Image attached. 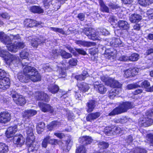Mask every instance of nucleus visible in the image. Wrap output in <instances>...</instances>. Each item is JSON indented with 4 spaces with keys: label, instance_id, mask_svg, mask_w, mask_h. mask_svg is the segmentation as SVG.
<instances>
[{
    "label": "nucleus",
    "instance_id": "obj_59",
    "mask_svg": "<svg viewBox=\"0 0 153 153\" xmlns=\"http://www.w3.org/2000/svg\"><path fill=\"white\" fill-rule=\"evenodd\" d=\"M77 17L80 20L83 21L84 19L85 15L83 13H80L78 14Z\"/></svg>",
    "mask_w": 153,
    "mask_h": 153
},
{
    "label": "nucleus",
    "instance_id": "obj_22",
    "mask_svg": "<svg viewBox=\"0 0 153 153\" xmlns=\"http://www.w3.org/2000/svg\"><path fill=\"white\" fill-rule=\"evenodd\" d=\"M92 140L91 137L85 136L80 137L79 141L80 143L83 145H86L90 144L92 141Z\"/></svg>",
    "mask_w": 153,
    "mask_h": 153
},
{
    "label": "nucleus",
    "instance_id": "obj_53",
    "mask_svg": "<svg viewBox=\"0 0 153 153\" xmlns=\"http://www.w3.org/2000/svg\"><path fill=\"white\" fill-rule=\"evenodd\" d=\"M76 51L79 54L85 55L86 54V52L82 49L76 48Z\"/></svg>",
    "mask_w": 153,
    "mask_h": 153
},
{
    "label": "nucleus",
    "instance_id": "obj_16",
    "mask_svg": "<svg viewBox=\"0 0 153 153\" xmlns=\"http://www.w3.org/2000/svg\"><path fill=\"white\" fill-rule=\"evenodd\" d=\"M140 121L142 126L145 127L150 126L153 123V120L148 117L140 118Z\"/></svg>",
    "mask_w": 153,
    "mask_h": 153
},
{
    "label": "nucleus",
    "instance_id": "obj_42",
    "mask_svg": "<svg viewBox=\"0 0 153 153\" xmlns=\"http://www.w3.org/2000/svg\"><path fill=\"white\" fill-rule=\"evenodd\" d=\"M150 86V84L148 81L145 80L142 82L141 87L146 89V91H147V89Z\"/></svg>",
    "mask_w": 153,
    "mask_h": 153
},
{
    "label": "nucleus",
    "instance_id": "obj_35",
    "mask_svg": "<svg viewBox=\"0 0 153 153\" xmlns=\"http://www.w3.org/2000/svg\"><path fill=\"white\" fill-rule=\"evenodd\" d=\"M60 124V123L58 122L53 121L48 125L47 127L49 130H51L55 128L58 127Z\"/></svg>",
    "mask_w": 153,
    "mask_h": 153
},
{
    "label": "nucleus",
    "instance_id": "obj_13",
    "mask_svg": "<svg viewBox=\"0 0 153 153\" xmlns=\"http://www.w3.org/2000/svg\"><path fill=\"white\" fill-rule=\"evenodd\" d=\"M38 105L42 111L44 112H49L52 113L53 112L52 108L48 104L39 102Z\"/></svg>",
    "mask_w": 153,
    "mask_h": 153
},
{
    "label": "nucleus",
    "instance_id": "obj_31",
    "mask_svg": "<svg viewBox=\"0 0 153 153\" xmlns=\"http://www.w3.org/2000/svg\"><path fill=\"white\" fill-rule=\"evenodd\" d=\"M48 89L50 92L54 94L58 92L59 90V87L56 85H51L48 87Z\"/></svg>",
    "mask_w": 153,
    "mask_h": 153
},
{
    "label": "nucleus",
    "instance_id": "obj_30",
    "mask_svg": "<svg viewBox=\"0 0 153 153\" xmlns=\"http://www.w3.org/2000/svg\"><path fill=\"white\" fill-rule=\"evenodd\" d=\"M30 10V11L34 13L39 14L43 13L44 10L40 7L33 6L31 7Z\"/></svg>",
    "mask_w": 153,
    "mask_h": 153
},
{
    "label": "nucleus",
    "instance_id": "obj_4",
    "mask_svg": "<svg viewBox=\"0 0 153 153\" xmlns=\"http://www.w3.org/2000/svg\"><path fill=\"white\" fill-rule=\"evenodd\" d=\"M133 107V104L131 102H125L120 104L118 107L115 108L108 114V115L113 116L126 112L127 110Z\"/></svg>",
    "mask_w": 153,
    "mask_h": 153
},
{
    "label": "nucleus",
    "instance_id": "obj_38",
    "mask_svg": "<svg viewBox=\"0 0 153 153\" xmlns=\"http://www.w3.org/2000/svg\"><path fill=\"white\" fill-rule=\"evenodd\" d=\"M112 44L115 47H121L123 46L122 42L120 39L115 38L113 39Z\"/></svg>",
    "mask_w": 153,
    "mask_h": 153
},
{
    "label": "nucleus",
    "instance_id": "obj_51",
    "mask_svg": "<svg viewBox=\"0 0 153 153\" xmlns=\"http://www.w3.org/2000/svg\"><path fill=\"white\" fill-rule=\"evenodd\" d=\"M140 87L137 83H135L129 84L127 86V88L128 89L130 90Z\"/></svg>",
    "mask_w": 153,
    "mask_h": 153
},
{
    "label": "nucleus",
    "instance_id": "obj_36",
    "mask_svg": "<svg viewBox=\"0 0 153 153\" xmlns=\"http://www.w3.org/2000/svg\"><path fill=\"white\" fill-rule=\"evenodd\" d=\"M139 4L143 6H147L153 3V0H138Z\"/></svg>",
    "mask_w": 153,
    "mask_h": 153
},
{
    "label": "nucleus",
    "instance_id": "obj_5",
    "mask_svg": "<svg viewBox=\"0 0 153 153\" xmlns=\"http://www.w3.org/2000/svg\"><path fill=\"white\" fill-rule=\"evenodd\" d=\"M25 45L23 42H19L14 43H10L8 45L7 48L9 51L16 53L18 50L24 48Z\"/></svg>",
    "mask_w": 153,
    "mask_h": 153
},
{
    "label": "nucleus",
    "instance_id": "obj_39",
    "mask_svg": "<svg viewBox=\"0 0 153 153\" xmlns=\"http://www.w3.org/2000/svg\"><path fill=\"white\" fill-rule=\"evenodd\" d=\"M139 55L136 53H134L128 57L129 60L132 61H136L139 59Z\"/></svg>",
    "mask_w": 153,
    "mask_h": 153
},
{
    "label": "nucleus",
    "instance_id": "obj_52",
    "mask_svg": "<svg viewBox=\"0 0 153 153\" xmlns=\"http://www.w3.org/2000/svg\"><path fill=\"white\" fill-rule=\"evenodd\" d=\"M10 43H12V39H20V36L19 34H17L16 35H10Z\"/></svg>",
    "mask_w": 153,
    "mask_h": 153
},
{
    "label": "nucleus",
    "instance_id": "obj_60",
    "mask_svg": "<svg viewBox=\"0 0 153 153\" xmlns=\"http://www.w3.org/2000/svg\"><path fill=\"white\" fill-rule=\"evenodd\" d=\"M115 133L116 134H122L125 133V132L123 131V130H121L119 127L117 128H115Z\"/></svg>",
    "mask_w": 153,
    "mask_h": 153
},
{
    "label": "nucleus",
    "instance_id": "obj_40",
    "mask_svg": "<svg viewBox=\"0 0 153 153\" xmlns=\"http://www.w3.org/2000/svg\"><path fill=\"white\" fill-rule=\"evenodd\" d=\"M86 151L85 147L82 145L77 147L76 151V153H86Z\"/></svg>",
    "mask_w": 153,
    "mask_h": 153
},
{
    "label": "nucleus",
    "instance_id": "obj_45",
    "mask_svg": "<svg viewBox=\"0 0 153 153\" xmlns=\"http://www.w3.org/2000/svg\"><path fill=\"white\" fill-rule=\"evenodd\" d=\"M77 60L76 59L71 58L69 61V63L71 66H75L77 65Z\"/></svg>",
    "mask_w": 153,
    "mask_h": 153
},
{
    "label": "nucleus",
    "instance_id": "obj_28",
    "mask_svg": "<svg viewBox=\"0 0 153 153\" xmlns=\"http://www.w3.org/2000/svg\"><path fill=\"white\" fill-rule=\"evenodd\" d=\"M58 68H60L59 72L60 76L62 78L65 77L66 76V72L65 69H64L65 65L63 63H61L57 66Z\"/></svg>",
    "mask_w": 153,
    "mask_h": 153
},
{
    "label": "nucleus",
    "instance_id": "obj_9",
    "mask_svg": "<svg viewBox=\"0 0 153 153\" xmlns=\"http://www.w3.org/2000/svg\"><path fill=\"white\" fill-rule=\"evenodd\" d=\"M138 71V68H130L124 71V76L126 78L134 76L137 74Z\"/></svg>",
    "mask_w": 153,
    "mask_h": 153
},
{
    "label": "nucleus",
    "instance_id": "obj_47",
    "mask_svg": "<svg viewBox=\"0 0 153 153\" xmlns=\"http://www.w3.org/2000/svg\"><path fill=\"white\" fill-rule=\"evenodd\" d=\"M134 153H146V151L144 149L137 148L134 150Z\"/></svg>",
    "mask_w": 153,
    "mask_h": 153
},
{
    "label": "nucleus",
    "instance_id": "obj_18",
    "mask_svg": "<svg viewBox=\"0 0 153 153\" xmlns=\"http://www.w3.org/2000/svg\"><path fill=\"white\" fill-rule=\"evenodd\" d=\"M94 88L101 94L105 93L107 91L106 88L102 84H100L99 82H94Z\"/></svg>",
    "mask_w": 153,
    "mask_h": 153
},
{
    "label": "nucleus",
    "instance_id": "obj_43",
    "mask_svg": "<svg viewBox=\"0 0 153 153\" xmlns=\"http://www.w3.org/2000/svg\"><path fill=\"white\" fill-rule=\"evenodd\" d=\"M28 52L26 51H23L20 54V57L22 59H26L28 58Z\"/></svg>",
    "mask_w": 153,
    "mask_h": 153
},
{
    "label": "nucleus",
    "instance_id": "obj_64",
    "mask_svg": "<svg viewBox=\"0 0 153 153\" xmlns=\"http://www.w3.org/2000/svg\"><path fill=\"white\" fill-rule=\"evenodd\" d=\"M147 14L150 16L151 18L153 19V9H150L147 11Z\"/></svg>",
    "mask_w": 153,
    "mask_h": 153
},
{
    "label": "nucleus",
    "instance_id": "obj_58",
    "mask_svg": "<svg viewBox=\"0 0 153 153\" xmlns=\"http://www.w3.org/2000/svg\"><path fill=\"white\" fill-rule=\"evenodd\" d=\"M54 134L60 139H62L65 137L64 134L62 133H55Z\"/></svg>",
    "mask_w": 153,
    "mask_h": 153
},
{
    "label": "nucleus",
    "instance_id": "obj_29",
    "mask_svg": "<svg viewBox=\"0 0 153 153\" xmlns=\"http://www.w3.org/2000/svg\"><path fill=\"white\" fill-rule=\"evenodd\" d=\"M40 39H37V40L36 39H34V40H32L31 41V45L34 47H37L38 45L40 44L41 43H42L43 42H45L46 40H44V38L42 37H40Z\"/></svg>",
    "mask_w": 153,
    "mask_h": 153
},
{
    "label": "nucleus",
    "instance_id": "obj_49",
    "mask_svg": "<svg viewBox=\"0 0 153 153\" xmlns=\"http://www.w3.org/2000/svg\"><path fill=\"white\" fill-rule=\"evenodd\" d=\"M0 16L3 19L6 20L9 19L10 17L9 14L6 12L0 13Z\"/></svg>",
    "mask_w": 153,
    "mask_h": 153
},
{
    "label": "nucleus",
    "instance_id": "obj_23",
    "mask_svg": "<svg viewBox=\"0 0 153 153\" xmlns=\"http://www.w3.org/2000/svg\"><path fill=\"white\" fill-rule=\"evenodd\" d=\"M100 115V112L92 113L88 114L86 117V119L88 121H91L98 118Z\"/></svg>",
    "mask_w": 153,
    "mask_h": 153
},
{
    "label": "nucleus",
    "instance_id": "obj_15",
    "mask_svg": "<svg viewBox=\"0 0 153 153\" xmlns=\"http://www.w3.org/2000/svg\"><path fill=\"white\" fill-rule=\"evenodd\" d=\"M10 37L2 31L0 32V41L4 44L6 45L7 47L8 45L10 43Z\"/></svg>",
    "mask_w": 153,
    "mask_h": 153
},
{
    "label": "nucleus",
    "instance_id": "obj_34",
    "mask_svg": "<svg viewBox=\"0 0 153 153\" xmlns=\"http://www.w3.org/2000/svg\"><path fill=\"white\" fill-rule=\"evenodd\" d=\"M8 150V147L7 145L3 143H0V153H7Z\"/></svg>",
    "mask_w": 153,
    "mask_h": 153
},
{
    "label": "nucleus",
    "instance_id": "obj_1",
    "mask_svg": "<svg viewBox=\"0 0 153 153\" xmlns=\"http://www.w3.org/2000/svg\"><path fill=\"white\" fill-rule=\"evenodd\" d=\"M0 56L3 58L6 64L11 65L14 64L15 66H17L18 63L22 64L23 68V73H19L18 74V78L20 82L27 83L30 80L33 82L40 81L41 79V76L36 69L33 67L28 65L27 62L24 64L21 62L19 58L16 57L9 53L8 51L1 49L0 48Z\"/></svg>",
    "mask_w": 153,
    "mask_h": 153
},
{
    "label": "nucleus",
    "instance_id": "obj_48",
    "mask_svg": "<svg viewBox=\"0 0 153 153\" xmlns=\"http://www.w3.org/2000/svg\"><path fill=\"white\" fill-rule=\"evenodd\" d=\"M50 29L55 32L59 33L62 34H64L65 33L64 31L62 28L51 27Z\"/></svg>",
    "mask_w": 153,
    "mask_h": 153
},
{
    "label": "nucleus",
    "instance_id": "obj_37",
    "mask_svg": "<svg viewBox=\"0 0 153 153\" xmlns=\"http://www.w3.org/2000/svg\"><path fill=\"white\" fill-rule=\"evenodd\" d=\"M45 125L43 122H40L39 123L36 127L37 131L38 134H40L43 131L45 128Z\"/></svg>",
    "mask_w": 153,
    "mask_h": 153
},
{
    "label": "nucleus",
    "instance_id": "obj_2",
    "mask_svg": "<svg viewBox=\"0 0 153 153\" xmlns=\"http://www.w3.org/2000/svg\"><path fill=\"white\" fill-rule=\"evenodd\" d=\"M100 78L106 85L114 88L110 91L108 94L110 99H113L121 92L122 84L114 78L109 77L107 75H102Z\"/></svg>",
    "mask_w": 153,
    "mask_h": 153
},
{
    "label": "nucleus",
    "instance_id": "obj_24",
    "mask_svg": "<svg viewBox=\"0 0 153 153\" xmlns=\"http://www.w3.org/2000/svg\"><path fill=\"white\" fill-rule=\"evenodd\" d=\"M72 144V139L71 137H70L66 141L65 146L63 148V151L66 152H68L70 149Z\"/></svg>",
    "mask_w": 153,
    "mask_h": 153
},
{
    "label": "nucleus",
    "instance_id": "obj_6",
    "mask_svg": "<svg viewBox=\"0 0 153 153\" xmlns=\"http://www.w3.org/2000/svg\"><path fill=\"white\" fill-rule=\"evenodd\" d=\"M12 97L14 102L18 105L22 106L26 103V100L25 97L22 95L16 94H13Z\"/></svg>",
    "mask_w": 153,
    "mask_h": 153
},
{
    "label": "nucleus",
    "instance_id": "obj_10",
    "mask_svg": "<svg viewBox=\"0 0 153 153\" xmlns=\"http://www.w3.org/2000/svg\"><path fill=\"white\" fill-rule=\"evenodd\" d=\"M13 141L15 144L21 146L24 144L25 139L22 134H16L13 137Z\"/></svg>",
    "mask_w": 153,
    "mask_h": 153
},
{
    "label": "nucleus",
    "instance_id": "obj_25",
    "mask_svg": "<svg viewBox=\"0 0 153 153\" xmlns=\"http://www.w3.org/2000/svg\"><path fill=\"white\" fill-rule=\"evenodd\" d=\"M118 26L121 29L127 30L129 28V25L125 21L120 20L118 22Z\"/></svg>",
    "mask_w": 153,
    "mask_h": 153
},
{
    "label": "nucleus",
    "instance_id": "obj_11",
    "mask_svg": "<svg viewBox=\"0 0 153 153\" xmlns=\"http://www.w3.org/2000/svg\"><path fill=\"white\" fill-rule=\"evenodd\" d=\"M10 85V82L9 78L3 77L0 79V88L5 89L8 88Z\"/></svg>",
    "mask_w": 153,
    "mask_h": 153
},
{
    "label": "nucleus",
    "instance_id": "obj_19",
    "mask_svg": "<svg viewBox=\"0 0 153 153\" xmlns=\"http://www.w3.org/2000/svg\"><path fill=\"white\" fill-rule=\"evenodd\" d=\"M17 128L16 126L13 127H9L7 129L5 133L6 137L8 138L12 137L17 131Z\"/></svg>",
    "mask_w": 153,
    "mask_h": 153
},
{
    "label": "nucleus",
    "instance_id": "obj_3",
    "mask_svg": "<svg viewBox=\"0 0 153 153\" xmlns=\"http://www.w3.org/2000/svg\"><path fill=\"white\" fill-rule=\"evenodd\" d=\"M27 138L26 144L28 147V152L29 153H35L39 148L37 142L34 141V136L32 127L26 128Z\"/></svg>",
    "mask_w": 153,
    "mask_h": 153
},
{
    "label": "nucleus",
    "instance_id": "obj_50",
    "mask_svg": "<svg viewBox=\"0 0 153 153\" xmlns=\"http://www.w3.org/2000/svg\"><path fill=\"white\" fill-rule=\"evenodd\" d=\"M106 52L108 54V57L110 59H114L116 57V54L115 51L114 52L111 51V53L107 51Z\"/></svg>",
    "mask_w": 153,
    "mask_h": 153
},
{
    "label": "nucleus",
    "instance_id": "obj_33",
    "mask_svg": "<svg viewBox=\"0 0 153 153\" xmlns=\"http://www.w3.org/2000/svg\"><path fill=\"white\" fill-rule=\"evenodd\" d=\"M95 103L94 100H91L87 104L88 108L87 111L88 112H90L92 111L95 106Z\"/></svg>",
    "mask_w": 153,
    "mask_h": 153
},
{
    "label": "nucleus",
    "instance_id": "obj_44",
    "mask_svg": "<svg viewBox=\"0 0 153 153\" xmlns=\"http://www.w3.org/2000/svg\"><path fill=\"white\" fill-rule=\"evenodd\" d=\"M53 0H43V3L44 7L46 9L48 8L51 4Z\"/></svg>",
    "mask_w": 153,
    "mask_h": 153
},
{
    "label": "nucleus",
    "instance_id": "obj_7",
    "mask_svg": "<svg viewBox=\"0 0 153 153\" xmlns=\"http://www.w3.org/2000/svg\"><path fill=\"white\" fill-rule=\"evenodd\" d=\"M94 31V30H92L91 28H85L84 30V32L89 39L94 40H100V37L97 36Z\"/></svg>",
    "mask_w": 153,
    "mask_h": 153
},
{
    "label": "nucleus",
    "instance_id": "obj_8",
    "mask_svg": "<svg viewBox=\"0 0 153 153\" xmlns=\"http://www.w3.org/2000/svg\"><path fill=\"white\" fill-rule=\"evenodd\" d=\"M60 53V55L64 58L68 59L72 57L71 55L68 53L66 52L65 51L62 50H61L60 51H58L56 49L53 50L52 51V55L53 58H56Z\"/></svg>",
    "mask_w": 153,
    "mask_h": 153
},
{
    "label": "nucleus",
    "instance_id": "obj_26",
    "mask_svg": "<svg viewBox=\"0 0 153 153\" xmlns=\"http://www.w3.org/2000/svg\"><path fill=\"white\" fill-rule=\"evenodd\" d=\"M142 19V16L137 14H132L130 16V20L132 23L138 22L141 20Z\"/></svg>",
    "mask_w": 153,
    "mask_h": 153
},
{
    "label": "nucleus",
    "instance_id": "obj_62",
    "mask_svg": "<svg viewBox=\"0 0 153 153\" xmlns=\"http://www.w3.org/2000/svg\"><path fill=\"white\" fill-rule=\"evenodd\" d=\"M6 75V73L5 71L1 69H0V79L3 77L5 76Z\"/></svg>",
    "mask_w": 153,
    "mask_h": 153
},
{
    "label": "nucleus",
    "instance_id": "obj_17",
    "mask_svg": "<svg viewBox=\"0 0 153 153\" xmlns=\"http://www.w3.org/2000/svg\"><path fill=\"white\" fill-rule=\"evenodd\" d=\"M75 42L80 46L89 47L95 46L96 45L95 42H88L84 40H77L75 41Z\"/></svg>",
    "mask_w": 153,
    "mask_h": 153
},
{
    "label": "nucleus",
    "instance_id": "obj_41",
    "mask_svg": "<svg viewBox=\"0 0 153 153\" xmlns=\"http://www.w3.org/2000/svg\"><path fill=\"white\" fill-rule=\"evenodd\" d=\"M98 145L100 149H104L108 148L109 145L107 143L102 141L98 143Z\"/></svg>",
    "mask_w": 153,
    "mask_h": 153
},
{
    "label": "nucleus",
    "instance_id": "obj_14",
    "mask_svg": "<svg viewBox=\"0 0 153 153\" xmlns=\"http://www.w3.org/2000/svg\"><path fill=\"white\" fill-rule=\"evenodd\" d=\"M35 96L37 100H42L46 102H48L49 100L48 95L44 92H36L35 93Z\"/></svg>",
    "mask_w": 153,
    "mask_h": 153
},
{
    "label": "nucleus",
    "instance_id": "obj_55",
    "mask_svg": "<svg viewBox=\"0 0 153 153\" xmlns=\"http://www.w3.org/2000/svg\"><path fill=\"white\" fill-rule=\"evenodd\" d=\"M75 78L77 80L78 83H79L78 82L79 81L83 80L85 79V77H83L82 75H76L75 76Z\"/></svg>",
    "mask_w": 153,
    "mask_h": 153
},
{
    "label": "nucleus",
    "instance_id": "obj_46",
    "mask_svg": "<svg viewBox=\"0 0 153 153\" xmlns=\"http://www.w3.org/2000/svg\"><path fill=\"white\" fill-rule=\"evenodd\" d=\"M50 136H48L44 139L42 143V147L44 148L46 147L47 144L48 143V140L50 139Z\"/></svg>",
    "mask_w": 153,
    "mask_h": 153
},
{
    "label": "nucleus",
    "instance_id": "obj_12",
    "mask_svg": "<svg viewBox=\"0 0 153 153\" xmlns=\"http://www.w3.org/2000/svg\"><path fill=\"white\" fill-rule=\"evenodd\" d=\"M10 114L7 111L2 112L0 113V122L6 123L10 120Z\"/></svg>",
    "mask_w": 153,
    "mask_h": 153
},
{
    "label": "nucleus",
    "instance_id": "obj_54",
    "mask_svg": "<svg viewBox=\"0 0 153 153\" xmlns=\"http://www.w3.org/2000/svg\"><path fill=\"white\" fill-rule=\"evenodd\" d=\"M118 60L120 61H127L129 60L128 59V57L123 56H121L119 57V58L118 59Z\"/></svg>",
    "mask_w": 153,
    "mask_h": 153
},
{
    "label": "nucleus",
    "instance_id": "obj_61",
    "mask_svg": "<svg viewBox=\"0 0 153 153\" xmlns=\"http://www.w3.org/2000/svg\"><path fill=\"white\" fill-rule=\"evenodd\" d=\"M115 21H117V20L116 18L114 16H110L108 19L109 22L111 23L115 22Z\"/></svg>",
    "mask_w": 153,
    "mask_h": 153
},
{
    "label": "nucleus",
    "instance_id": "obj_63",
    "mask_svg": "<svg viewBox=\"0 0 153 153\" xmlns=\"http://www.w3.org/2000/svg\"><path fill=\"white\" fill-rule=\"evenodd\" d=\"M140 25L139 24H136L133 26L134 30H139L140 28Z\"/></svg>",
    "mask_w": 153,
    "mask_h": 153
},
{
    "label": "nucleus",
    "instance_id": "obj_57",
    "mask_svg": "<svg viewBox=\"0 0 153 153\" xmlns=\"http://www.w3.org/2000/svg\"><path fill=\"white\" fill-rule=\"evenodd\" d=\"M147 137L148 140L151 143H153V135L151 134H148Z\"/></svg>",
    "mask_w": 153,
    "mask_h": 153
},
{
    "label": "nucleus",
    "instance_id": "obj_20",
    "mask_svg": "<svg viewBox=\"0 0 153 153\" xmlns=\"http://www.w3.org/2000/svg\"><path fill=\"white\" fill-rule=\"evenodd\" d=\"M37 113L36 110L30 109L25 110L22 113L23 117L24 118H28L30 117L36 115Z\"/></svg>",
    "mask_w": 153,
    "mask_h": 153
},
{
    "label": "nucleus",
    "instance_id": "obj_32",
    "mask_svg": "<svg viewBox=\"0 0 153 153\" xmlns=\"http://www.w3.org/2000/svg\"><path fill=\"white\" fill-rule=\"evenodd\" d=\"M99 3L101 7L100 10L102 11L107 13L109 12L108 7L105 4L102 0H99Z\"/></svg>",
    "mask_w": 153,
    "mask_h": 153
},
{
    "label": "nucleus",
    "instance_id": "obj_21",
    "mask_svg": "<svg viewBox=\"0 0 153 153\" xmlns=\"http://www.w3.org/2000/svg\"><path fill=\"white\" fill-rule=\"evenodd\" d=\"M24 24L25 27H30L37 25L36 21L30 19H26L24 21Z\"/></svg>",
    "mask_w": 153,
    "mask_h": 153
},
{
    "label": "nucleus",
    "instance_id": "obj_56",
    "mask_svg": "<svg viewBox=\"0 0 153 153\" xmlns=\"http://www.w3.org/2000/svg\"><path fill=\"white\" fill-rule=\"evenodd\" d=\"M66 47L74 55H76V49L74 50L70 46H67Z\"/></svg>",
    "mask_w": 153,
    "mask_h": 153
},
{
    "label": "nucleus",
    "instance_id": "obj_27",
    "mask_svg": "<svg viewBox=\"0 0 153 153\" xmlns=\"http://www.w3.org/2000/svg\"><path fill=\"white\" fill-rule=\"evenodd\" d=\"M77 85L79 89L83 92L87 91L89 88L88 85L84 82L81 83L80 84L78 83L77 84Z\"/></svg>",
    "mask_w": 153,
    "mask_h": 153
}]
</instances>
